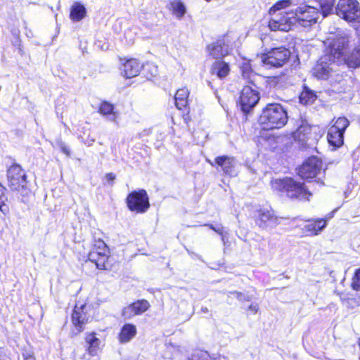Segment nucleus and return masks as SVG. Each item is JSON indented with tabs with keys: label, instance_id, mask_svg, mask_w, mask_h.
Instances as JSON below:
<instances>
[{
	"label": "nucleus",
	"instance_id": "40",
	"mask_svg": "<svg viewBox=\"0 0 360 360\" xmlns=\"http://www.w3.org/2000/svg\"><path fill=\"white\" fill-rule=\"evenodd\" d=\"M0 211L4 214H6L9 212L8 207L5 204V201L0 202Z\"/></svg>",
	"mask_w": 360,
	"mask_h": 360
},
{
	"label": "nucleus",
	"instance_id": "21",
	"mask_svg": "<svg viewBox=\"0 0 360 360\" xmlns=\"http://www.w3.org/2000/svg\"><path fill=\"white\" fill-rule=\"evenodd\" d=\"M136 334V328L134 325L127 323L123 326L119 334V340L121 343L130 341Z\"/></svg>",
	"mask_w": 360,
	"mask_h": 360
},
{
	"label": "nucleus",
	"instance_id": "24",
	"mask_svg": "<svg viewBox=\"0 0 360 360\" xmlns=\"http://www.w3.org/2000/svg\"><path fill=\"white\" fill-rule=\"evenodd\" d=\"M86 342L89 347L87 351L91 356H95L101 344V340L96 337L95 333H91L86 335Z\"/></svg>",
	"mask_w": 360,
	"mask_h": 360
},
{
	"label": "nucleus",
	"instance_id": "30",
	"mask_svg": "<svg viewBox=\"0 0 360 360\" xmlns=\"http://www.w3.org/2000/svg\"><path fill=\"white\" fill-rule=\"evenodd\" d=\"M321 9L323 17L327 16L332 11L335 0H315Z\"/></svg>",
	"mask_w": 360,
	"mask_h": 360
},
{
	"label": "nucleus",
	"instance_id": "42",
	"mask_svg": "<svg viewBox=\"0 0 360 360\" xmlns=\"http://www.w3.org/2000/svg\"><path fill=\"white\" fill-rule=\"evenodd\" d=\"M24 360H35L34 355L29 352H24L22 354Z\"/></svg>",
	"mask_w": 360,
	"mask_h": 360
},
{
	"label": "nucleus",
	"instance_id": "46",
	"mask_svg": "<svg viewBox=\"0 0 360 360\" xmlns=\"http://www.w3.org/2000/svg\"><path fill=\"white\" fill-rule=\"evenodd\" d=\"M201 311H202V312H203V313H207V312H208V309H207V307H202L201 308Z\"/></svg>",
	"mask_w": 360,
	"mask_h": 360
},
{
	"label": "nucleus",
	"instance_id": "9",
	"mask_svg": "<svg viewBox=\"0 0 360 360\" xmlns=\"http://www.w3.org/2000/svg\"><path fill=\"white\" fill-rule=\"evenodd\" d=\"M272 15V18L269 22V27L272 31L280 30L288 32L291 30L292 26L296 23L293 11L281 12Z\"/></svg>",
	"mask_w": 360,
	"mask_h": 360
},
{
	"label": "nucleus",
	"instance_id": "51",
	"mask_svg": "<svg viewBox=\"0 0 360 360\" xmlns=\"http://www.w3.org/2000/svg\"><path fill=\"white\" fill-rule=\"evenodd\" d=\"M0 186H1V184L0 183Z\"/></svg>",
	"mask_w": 360,
	"mask_h": 360
},
{
	"label": "nucleus",
	"instance_id": "44",
	"mask_svg": "<svg viewBox=\"0 0 360 360\" xmlns=\"http://www.w3.org/2000/svg\"><path fill=\"white\" fill-rule=\"evenodd\" d=\"M105 177L109 181H112L115 179V175H113L112 173L107 174Z\"/></svg>",
	"mask_w": 360,
	"mask_h": 360
},
{
	"label": "nucleus",
	"instance_id": "26",
	"mask_svg": "<svg viewBox=\"0 0 360 360\" xmlns=\"http://www.w3.org/2000/svg\"><path fill=\"white\" fill-rule=\"evenodd\" d=\"M317 98V96L314 91L307 86H304L303 91L300 96V101L304 105L312 104Z\"/></svg>",
	"mask_w": 360,
	"mask_h": 360
},
{
	"label": "nucleus",
	"instance_id": "49",
	"mask_svg": "<svg viewBox=\"0 0 360 360\" xmlns=\"http://www.w3.org/2000/svg\"><path fill=\"white\" fill-rule=\"evenodd\" d=\"M359 36L360 37V30H359Z\"/></svg>",
	"mask_w": 360,
	"mask_h": 360
},
{
	"label": "nucleus",
	"instance_id": "17",
	"mask_svg": "<svg viewBox=\"0 0 360 360\" xmlns=\"http://www.w3.org/2000/svg\"><path fill=\"white\" fill-rule=\"evenodd\" d=\"M85 305L78 307L75 306L72 314V321L79 333L84 329V325L88 322L86 313L84 311Z\"/></svg>",
	"mask_w": 360,
	"mask_h": 360
},
{
	"label": "nucleus",
	"instance_id": "6",
	"mask_svg": "<svg viewBox=\"0 0 360 360\" xmlns=\"http://www.w3.org/2000/svg\"><path fill=\"white\" fill-rule=\"evenodd\" d=\"M335 12L347 22H360V4L356 0H340Z\"/></svg>",
	"mask_w": 360,
	"mask_h": 360
},
{
	"label": "nucleus",
	"instance_id": "2",
	"mask_svg": "<svg viewBox=\"0 0 360 360\" xmlns=\"http://www.w3.org/2000/svg\"><path fill=\"white\" fill-rule=\"evenodd\" d=\"M286 110L279 103H268L263 109L258 122L263 129H281L288 122Z\"/></svg>",
	"mask_w": 360,
	"mask_h": 360
},
{
	"label": "nucleus",
	"instance_id": "1",
	"mask_svg": "<svg viewBox=\"0 0 360 360\" xmlns=\"http://www.w3.org/2000/svg\"><path fill=\"white\" fill-rule=\"evenodd\" d=\"M332 36L325 41L327 46L326 53L321 56L311 69V74L319 79H327L335 71V67L342 64L344 51L350 42L349 34L341 30L330 32Z\"/></svg>",
	"mask_w": 360,
	"mask_h": 360
},
{
	"label": "nucleus",
	"instance_id": "50",
	"mask_svg": "<svg viewBox=\"0 0 360 360\" xmlns=\"http://www.w3.org/2000/svg\"><path fill=\"white\" fill-rule=\"evenodd\" d=\"M207 1H210L211 0H206Z\"/></svg>",
	"mask_w": 360,
	"mask_h": 360
},
{
	"label": "nucleus",
	"instance_id": "7",
	"mask_svg": "<svg viewBox=\"0 0 360 360\" xmlns=\"http://www.w3.org/2000/svg\"><path fill=\"white\" fill-rule=\"evenodd\" d=\"M259 101V93L255 84L245 86L240 92L239 106L244 114L249 113Z\"/></svg>",
	"mask_w": 360,
	"mask_h": 360
},
{
	"label": "nucleus",
	"instance_id": "36",
	"mask_svg": "<svg viewBox=\"0 0 360 360\" xmlns=\"http://www.w3.org/2000/svg\"><path fill=\"white\" fill-rule=\"evenodd\" d=\"M142 68H143V71H146V70L150 71L151 77H154L158 74V67L154 65L152 63H146V65H143Z\"/></svg>",
	"mask_w": 360,
	"mask_h": 360
},
{
	"label": "nucleus",
	"instance_id": "4",
	"mask_svg": "<svg viewBox=\"0 0 360 360\" xmlns=\"http://www.w3.org/2000/svg\"><path fill=\"white\" fill-rule=\"evenodd\" d=\"M7 179L8 187L18 192L22 198L30 193L27 186V176L20 165L14 164L8 169Z\"/></svg>",
	"mask_w": 360,
	"mask_h": 360
},
{
	"label": "nucleus",
	"instance_id": "31",
	"mask_svg": "<svg viewBox=\"0 0 360 360\" xmlns=\"http://www.w3.org/2000/svg\"><path fill=\"white\" fill-rule=\"evenodd\" d=\"M349 124V120L346 117H339L330 128H335L337 131L344 134Z\"/></svg>",
	"mask_w": 360,
	"mask_h": 360
},
{
	"label": "nucleus",
	"instance_id": "45",
	"mask_svg": "<svg viewBox=\"0 0 360 360\" xmlns=\"http://www.w3.org/2000/svg\"><path fill=\"white\" fill-rule=\"evenodd\" d=\"M0 360H6V354L1 349H0Z\"/></svg>",
	"mask_w": 360,
	"mask_h": 360
},
{
	"label": "nucleus",
	"instance_id": "19",
	"mask_svg": "<svg viewBox=\"0 0 360 360\" xmlns=\"http://www.w3.org/2000/svg\"><path fill=\"white\" fill-rule=\"evenodd\" d=\"M230 72V67L228 63L217 60L212 65L211 73L219 79L226 77Z\"/></svg>",
	"mask_w": 360,
	"mask_h": 360
},
{
	"label": "nucleus",
	"instance_id": "33",
	"mask_svg": "<svg viewBox=\"0 0 360 360\" xmlns=\"http://www.w3.org/2000/svg\"><path fill=\"white\" fill-rule=\"evenodd\" d=\"M232 296H234L240 302H245V301H250V297L248 295H245L241 292H237V291H232L228 292V297H231Z\"/></svg>",
	"mask_w": 360,
	"mask_h": 360
},
{
	"label": "nucleus",
	"instance_id": "5",
	"mask_svg": "<svg viewBox=\"0 0 360 360\" xmlns=\"http://www.w3.org/2000/svg\"><path fill=\"white\" fill-rule=\"evenodd\" d=\"M290 51L283 46L272 49L261 56V62L266 68H279L285 65L289 60Z\"/></svg>",
	"mask_w": 360,
	"mask_h": 360
},
{
	"label": "nucleus",
	"instance_id": "12",
	"mask_svg": "<svg viewBox=\"0 0 360 360\" xmlns=\"http://www.w3.org/2000/svg\"><path fill=\"white\" fill-rule=\"evenodd\" d=\"M322 162L320 160L316 157H311L299 168L298 174L302 179H312L320 172Z\"/></svg>",
	"mask_w": 360,
	"mask_h": 360
},
{
	"label": "nucleus",
	"instance_id": "35",
	"mask_svg": "<svg viewBox=\"0 0 360 360\" xmlns=\"http://www.w3.org/2000/svg\"><path fill=\"white\" fill-rule=\"evenodd\" d=\"M206 226H209L210 229H212L216 233H217L219 235H221V240L224 243V241H225V236L224 235V227L221 225L219 224V225H217V226H214L212 224H206Z\"/></svg>",
	"mask_w": 360,
	"mask_h": 360
},
{
	"label": "nucleus",
	"instance_id": "15",
	"mask_svg": "<svg viewBox=\"0 0 360 360\" xmlns=\"http://www.w3.org/2000/svg\"><path fill=\"white\" fill-rule=\"evenodd\" d=\"M215 165L220 167L225 174L234 176L236 174V167L237 162L233 158L219 156L214 160Z\"/></svg>",
	"mask_w": 360,
	"mask_h": 360
},
{
	"label": "nucleus",
	"instance_id": "23",
	"mask_svg": "<svg viewBox=\"0 0 360 360\" xmlns=\"http://www.w3.org/2000/svg\"><path fill=\"white\" fill-rule=\"evenodd\" d=\"M86 12V8L82 4L75 2L71 7L70 18L73 21H80L85 17Z\"/></svg>",
	"mask_w": 360,
	"mask_h": 360
},
{
	"label": "nucleus",
	"instance_id": "43",
	"mask_svg": "<svg viewBox=\"0 0 360 360\" xmlns=\"http://www.w3.org/2000/svg\"><path fill=\"white\" fill-rule=\"evenodd\" d=\"M60 149L63 153L66 154L67 155H70L68 148L63 143L60 144Z\"/></svg>",
	"mask_w": 360,
	"mask_h": 360
},
{
	"label": "nucleus",
	"instance_id": "27",
	"mask_svg": "<svg viewBox=\"0 0 360 360\" xmlns=\"http://www.w3.org/2000/svg\"><path fill=\"white\" fill-rule=\"evenodd\" d=\"M188 96V91L187 89L183 88L177 90L175 95V105L178 109L181 110L186 107Z\"/></svg>",
	"mask_w": 360,
	"mask_h": 360
},
{
	"label": "nucleus",
	"instance_id": "47",
	"mask_svg": "<svg viewBox=\"0 0 360 360\" xmlns=\"http://www.w3.org/2000/svg\"><path fill=\"white\" fill-rule=\"evenodd\" d=\"M208 162L212 165V166H214V163L212 162H211L210 160H208Z\"/></svg>",
	"mask_w": 360,
	"mask_h": 360
},
{
	"label": "nucleus",
	"instance_id": "14",
	"mask_svg": "<svg viewBox=\"0 0 360 360\" xmlns=\"http://www.w3.org/2000/svg\"><path fill=\"white\" fill-rule=\"evenodd\" d=\"M150 304L147 300H138L124 307L122 310V315L124 319H129L136 315L143 314L148 310Z\"/></svg>",
	"mask_w": 360,
	"mask_h": 360
},
{
	"label": "nucleus",
	"instance_id": "16",
	"mask_svg": "<svg viewBox=\"0 0 360 360\" xmlns=\"http://www.w3.org/2000/svg\"><path fill=\"white\" fill-rule=\"evenodd\" d=\"M142 65L136 59L127 60L120 68L121 74L126 78L134 77L139 74Z\"/></svg>",
	"mask_w": 360,
	"mask_h": 360
},
{
	"label": "nucleus",
	"instance_id": "20",
	"mask_svg": "<svg viewBox=\"0 0 360 360\" xmlns=\"http://www.w3.org/2000/svg\"><path fill=\"white\" fill-rule=\"evenodd\" d=\"M342 63H346L348 67L352 68L360 67V45L355 46L353 51L347 56L344 54Z\"/></svg>",
	"mask_w": 360,
	"mask_h": 360
},
{
	"label": "nucleus",
	"instance_id": "28",
	"mask_svg": "<svg viewBox=\"0 0 360 360\" xmlns=\"http://www.w3.org/2000/svg\"><path fill=\"white\" fill-rule=\"evenodd\" d=\"M169 8L172 11L173 14L178 18H181L186 11L185 5L180 0L171 1Z\"/></svg>",
	"mask_w": 360,
	"mask_h": 360
},
{
	"label": "nucleus",
	"instance_id": "8",
	"mask_svg": "<svg viewBox=\"0 0 360 360\" xmlns=\"http://www.w3.org/2000/svg\"><path fill=\"white\" fill-rule=\"evenodd\" d=\"M128 208L137 213H144L150 207L149 198L145 190L141 189L138 191L130 193L127 198Z\"/></svg>",
	"mask_w": 360,
	"mask_h": 360
},
{
	"label": "nucleus",
	"instance_id": "29",
	"mask_svg": "<svg viewBox=\"0 0 360 360\" xmlns=\"http://www.w3.org/2000/svg\"><path fill=\"white\" fill-rule=\"evenodd\" d=\"M99 112L104 116H108L110 121H115L116 115L114 112V107L112 104L108 102H103L101 104Z\"/></svg>",
	"mask_w": 360,
	"mask_h": 360
},
{
	"label": "nucleus",
	"instance_id": "39",
	"mask_svg": "<svg viewBox=\"0 0 360 360\" xmlns=\"http://www.w3.org/2000/svg\"><path fill=\"white\" fill-rule=\"evenodd\" d=\"M5 190V187H4L2 185L0 186V202H2L3 201H6L7 200V198L4 193Z\"/></svg>",
	"mask_w": 360,
	"mask_h": 360
},
{
	"label": "nucleus",
	"instance_id": "18",
	"mask_svg": "<svg viewBox=\"0 0 360 360\" xmlns=\"http://www.w3.org/2000/svg\"><path fill=\"white\" fill-rule=\"evenodd\" d=\"M210 54L217 60H221L229 53V48L224 41L219 40L207 47Z\"/></svg>",
	"mask_w": 360,
	"mask_h": 360
},
{
	"label": "nucleus",
	"instance_id": "10",
	"mask_svg": "<svg viewBox=\"0 0 360 360\" xmlns=\"http://www.w3.org/2000/svg\"><path fill=\"white\" fill-rule=\"evenodd\" d=\"M321 11L314 6H304L296 9L294 12V18L300 25L303 27L310 26L313 23H316Z\"/></svg>",
	"mask_w": 360,
	"mask_h": 360
},
{
	"label": "nucleus",
	"instance_id": "48",
	"mask_svg": "<svg viewBox=\"0 0 360 360\" xmlns=\"http://www.w3.org/2000/svg\"><path fill=\"white\" fill-rule=\"evenodd\" d=\"M243 75L244 77H245V72L244 71L243 72Z\"/></svg>",
	"mask_w": 360,
	"mask_h": 360
},
{
	"label": "nucleus",
	"instance_id": "3",
	"mask_svg": "<svg viewBox=\"0 0 360 360\" xmlns=\"http://www.w3.org/2000/svg\"><path fill=\"white\" fill-rule=\"evenodd\" d=\"M272 188L278 191L285 193L287 196L292 199L309 200V198L312 195V193L304 183L297 182L292 178L276 179L272 181Z\"/></svg>",
	"mask_w": 360,
	"mask_h": 360
},
{
	"label": "nucleus",
	"instance_id": "41",
	"mask_svg": "<svg viewBox=\"0 0 360 360\" xmlns=\"http://www.w3.org/2000/svg\"><path fill=\"white\" fill-rule=\"evenodd\" d=\"M259 309V305L257 304H251L248 307V310L252 312L254 314L257 312Z\"/></svg>",
	"mask_w": 360,
	"mask_h": 360
},
{
	"label": "nucleus",
	"instance_id": "32",
	"mask_svg": "<svg viewBox=\"0 0 360 360\" xmlns=\"http://www.w3.org/2000/svg\"><path fill=\"white\" fill-rule=\"evenodd\" d=\"M290 5V0H282L277 1L273 6L269 9V14L274 15L276 12L280 11L283 8H286Z\"/></svg>",
	"mask_w": 360,
	"mask_h": 360
},
{
	"label": "nucleus",
	"instance_id": "22",
	"mask_svg": "<svg viewBox=\"0 0 360 360\" xmlns=\"http://www.w3.org/2000/svg\"><path fill=\"white\" fill-rule=\"evenodd\" d=\"M326 226V221L316 219L304 226V229L309 236L318 235Z\"/></svg>",
	"mask_w": 360,
	"mask_h": 360
},
{
	"label": "nucleus",
	"instance_id": "13",
	"mask_svg": "<svg viewBox=\"0 0 360 360\" xmlns=\"http://www.w3.org/2000/svg\"><path fill=\"white\" fill-rule=\"evenodd\" d=\"M255 222L259 228L267 229L275 228L278 224V219L272 211L261 210L258 212Z\"/></svg>",
	"mask_w": 360,
	"mask_h": 360
},
{
	"label": "nucleus",
	"instance_id": "34",
	"mask_svg": "<svg viewBox=\"0 0 360 360\" xmlns=\"http://www.w3.org/2000/svg\"><path fill=\"white\" fill-rule=\"evenodd\" d=\"M108 257L103 252L100 255L98 260H96V267L99 269H106V262H108Z\"/></svg>",
	"mask_w": 360,
	"mask_h": 360
},
{
	"label": "nucleus",
	"instance_id": "37",
	"mask_svg": "<svg viewBox=\"0 0 360 360\" xmlns=\"http://www.w3.org/2000/svg\"><path fill=\"white\" fill-rule=\"evenodd\" d=\"M352 286L355 290H360V269L356 272Z\"/></svg>",
	"mask_w": 360,
	"mask_h": 360
},
{
	"label": "nucleus",
	"instance_id": "25",
	"mask_svg": "<svg viewBox=\"0 0 360 360\" xmlns=\"http://www.w3.org/2000/svg\"><path fill=\"white\" fill-rule=\"evenodd\" d=\"M343 133L335 128H330L327 135L328 141L331 146L340 147L343 144Z\"/></svg>",
	"mask_w": 360,
	"mask_h": 360
},
{
	"label": "nucleus",
	"instance_id": "38",
	"mask_svg": "<svg viewBox=\"0 0 360 360\" xmlns=\"http://www.w3.org/2000/svg\"><path fill=\"white\" fill-rule=\"evenodd\" d=\"M101 255V252H96V251H91L89 252V255H88V259L89 261L95 263V264H96V260H98V258L100 257V255Z\"/></svg>",
	"mask_w": 360,
	"mask_h": 360
},
{
	"label": "nucleus",
	"instance_id": "11",
	"mask_svg": "<svg viewBox=\"0 0 360 360\" xmlns=\"http://www.w3.org/2000/svg\"><path fill=\"white\" fill-rule=\"evenodd\" d=\"M311 127L306 120H300L297 130L292 133V137L300 148L307 149L314 144L315 140L311 138Z\"/></svg>",
	"mask_w": 360,
	"mask_h": 360
}]
</instances>
